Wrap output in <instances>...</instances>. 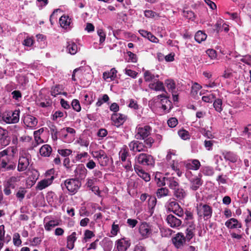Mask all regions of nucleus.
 I'll return each mask as SVG.
<instances>
[{"instance_id":"f257e3e1","label":"nucleus","mask_w":251,"mask_h":251,"mask_svg":"<svg viewBox=\"0 0 251 251\" xmlns=\"http://www.w3.org/2000/svg\"><path fill=\"white\" fill-rule=\"evenodd\" d=\"M10 150L8 148L0 152V168L4 171L13 170L16 168L14 163L10 162L9 153Z\"/></svg>"},{"instance_id":"f03ea898","label":"nucleus","mask_w":251,"mask_h":251,"mask_svg":"<svg viewBox=\"0 0 251 251\" xmlns=\"http://www.w3.org/2000/svg\"><path fill=\"white\" fill-rule=\"evenodd\" d=\"M31 156L27 152L22 151L20 152V155L17 166V170L19 172L26 171L31 162Z\"/></svg>"},{"instance_id":"7ed1b4c3","label":"nucleus","mask_w":251,"mask_h":251,"mask_svg":"<svg viewBox=\"0 0 251 251\" xmlns=\"http://www.w3.org/2000/svg\"><path fill=\"white\" fill-rule=\"evenodd\" d=\"M153 101L156 103V106L161 105V108L165 112H169L172 108V103L168 98L164 95L157 96L153 99Z\"/></svg>"},{"instance_id":"20e7f679","label":"nucleus","mask_w":251,"mask_h":251,"mask_svg":"<svg viewBox=\"0 0 251 251\" xmlns=\"http://www.w3.org/2000/svg\"><path fill=\"white\" fill-rule=\"evenodd\" d=\"M151 128L149 126L138 125L135 130V137L137 139L144 140L151 134Z\"/></svg>"},{"instance_id":"39448f33","label":"nucleus","mask_w":251,"mask_h":251,"mask_svg":"<svg viewBox=\"0 0 251 251\" xmlns=\"http://www.w3.org/2000/svg\"><path fill=\"white\" fill-rule=\"evenodd\" d=\"M19 110H15L13 112L5 113L2 115V120L7 124L17 123L19 121Z\"/></svg>"},{"instance_id":"423d86ee","label":"nucleus","mask_w":251,"mask_h":251,"mask_svg":"<svg viewBox=\"0 0 251 251\" xmlns=\"http://www.w3.org/2000/svg\"><path fill=\"white\" fill-rule=\"evenodd\" d=\"M152 232L151 226L146 223H142L139 227V233L142 239H145L150 237Z\"/></svg>"},{"instance_id":"0eeeda50","label":"nucleus","mask_w":251,"mask_h":251,"mask_svg":"<svg viewBox=\"0 0 251 251\" xmlns=\"http://www.w3.org/2000/svg\"><path fill=\"white\" fill-rule=\"evenodd\" d=\"M136 161L142 165H152L154 161L153 157L149 154L142 153L135 157Z\"/></svg>"},{"instance_id":"6e6552de","label":"nucleus","mask_w":251,"mask_h":251,"mask_svg":"<svg viewBox=\"0 0 251 251\" xmlns=\"http://www.w3.org/2000/svg\"><path fill=\"white\" fill-rule=\"evenodd\" d=\"M65 185L70 193H75L81 186V182L77 179H69L65 181Z\"/></svg>"},{"instance_id":"1a4fd4ad","label":"nucleus","mask_w":251,"mask_h":251,"mask_svg":"<svg viewBox=\"0 0 251 251\" xmlns=\"http://www.w3.org/2000/svg\"><path fill=\"white\" fill-rule=\"evenodd\" d=\"M197 210L198 214L201 217H203L205 220L209 219L212 216V209L207 204H200Z\"/></svg>"},{"instance_id":"9d476101","label":"nucleus","mask_w":251,"mask_h":251,"mask_svg":"<svg viewBox=\"0 0 251 251\" xmlns=\"http://www.w3.org/2000/svg\"><path fill=\"white\" fill-rule=\"evenodd\" d=\"M93 157L96 158L101 166H106L108 162V158L104 151L100 150L92 152Z\"/></svg>"},{"instance_id":"9b49d317","label":"nucleus","mask_w":251,"mask_h":251,"mask_svg":"<svg viewBox=\"0 0 251 251\" xmlns=\"http://www.w3.org/2000/svg\"><path fill=\"white\" fill-rule=\"evenodd\" d=\"M166 206L169 211L173 212L179 217H182L183 215L182 208L176 201L170 200L168 201Z\"/></svg>"},{"instance_id":"f8f14e48","label":"nucleus","mask_w":251,"mask_h":251,"mask_svg":"<svg viewBox=\"0 0 251 251\" xmlns=\"http://www.w3.org/2000/svg\"><path fill=\"white\" fill-rule=\"evenodd\" d=\"M113 125L117 127H119L127 120V116L125 115L119 113H113L111 117Z\"/></svg>"},{"instance_id":"ddd939ff","label":"nucleus","mask_w":251,"mask_h":251,"mask_svg":"<svg viewBox=\"0 0 251 251\" xmlns=\"http://www.w3.org/2000/svg\"><path fill=\"white\" fill-rule=\"evenodd\" d=\"M130 246L129 240L123 238L115 242V248L118 251H126Z\"/></svg>"},{"instance_id":"4468645a","label":"nucleus","mask_w":251,"mask_h":251,"mask_svg":"<svg viewBox=\"0 0 251 251\" xmlns=\"http://www.w3.org/2000/svg\"><path fill=\"white\" fill-rule=\"evenodd\" d=\"M23 121L24 125L27 127L34 128L38 123L37 119L34 116L30 115H25L23 117Z\"/></svg>"},{"instance_id":"2eb2a0df","label":"nucleus","mask_w":251,"mask_h":251,"mask_svg":"<svg viewBox=\"0 0 251 251\" xmlns=\"http://www.w3.org/2000/svg\"><path fill=\"white\" fill-rule=\"evenodd\" d=\"M184 166L186 167V162L178 160H173L171 164L172 169L176 173L178 176H181Z\"/></svg>"},{"instance_id":"dca6fc26","label":"nucleus","mask_w":251,"mask_h":251,"mask_svg":"<svg viewBox=\"0 0 251 251\" xmlns=\"http://www.w3.org/2000/svg\"><path fill=\"white\" fill-rule=\"evenodd\" d=\"M54 179V176H51L50 177L45 178L40 180L38 182L36 185V189L39 190H42L45 189L52 184Z\"/></svg>"},{"instance_id":"f3484780","label":"nucleus","mask_w":251,"mask_h":251,"mask_svg":"<svg viewBox=\"0 0 251 251\" xmlns=\"http://www.w3.org/2000/svg\"><path fill=\"white\" fill-rule=\"evenodd\" d=\"M65 130L67 133L63 135L62 137L63 140L66 143L72 142L75 139V130L70 127H66Z\"/></svg>"},{"instance_id":"a211bd4d","label":"nucleus","mask_w":251,"mask_h":251,"mask_svg":"<svg viewBox=\"0 0 251 251\" xmlns=\"http://www.w3.org/2000/svg\"><path fill=\"white\" fill-rule=\"evenodd\" d=\"M129 147L130 151L135 152L144 151L146 148L145 146L142 142L138 141H133L129 144Z\"/></svg>"},{"instance_id":"6ab92c4d","label":"nucleus","mask_w":251,"mask_h":251,"mask_svg":"<svg viewBox=\"0 0 251 251\" xmlns=\"http://www.w3.org/2000/svg\"><path fill=\"white\" fill-rule=\"evenodd\" d=\"M72 22L68 15H63L59 19L60 26L67 30H70L72 27Z\"/></svg>"},{"instance_id":"aec40b11","label":"nucleus","mask_w":251,"mask_h":251,"mask_svg":"<svg viewBox=\"0 0 251 251\" xmlns=\"http://www.w3.org/2000/svg\"><path fill=\"white\" fill-rule=\"evenodd\" d=\"M134 168L135 171L139 177L146 182H148L150 180L151 177L150 175L145 172L140 166L136 164L134 165Z\"/></svg>"},{"instance_id":"412c9836","label":"nucleus","mask_w":251,"mask_h":251,"mask_svg":"<svg viewBox=\"0 0 251 251\" xmlns=\"http://www.w3.org/2000/svg\"><path fill=\"white\" fill-rule=\"evenodd\" d=\"M172 240L175 246L178 249L183 246L186 239L182 233H178Z\"/></svg>"},{"instance_id":"4be33fe9","label":"nucleus","mask_w":251,"mask_h":251,"mask_svg":"<svg viewBox=\"0 0 251 251\" xmlns=\"http://www.w3.org/2000/svg\"><path fill=\"white\" fill-rule=\"evenodd\" d=\"M117 71L115 68H112L109 71H106L103 73L102 78L107 81L114 80L117 77Z\"/></svg>"},{"instance_id":"5701e85b","label":"nucleus","mask_w":251,"mask_h":251,"mask_svg":"<svg viewBox=\"0 0 251 251\" xmlns=\"http://www.w3.org/2000/svg\"><path fill=\"white\" fill-rule=\"evenodd\" d=\"M166 221L168 225L173 228H177L181 224V221L172 214L167 216Z\"/></svg>"},{"instance_id":"b1692460","label":"nucleus","mask_w":251,"mask_h":251,"mask_svg":"<svg viewBox=\"0 0 251 251\" xmlns=\"http://www.w3.org/2000/svg\"><path fill=\"white\" fill-rule=\"evenodd\" d=\"M77 233L76 232H73L67 237L66 247L70 250H73L75 247V243L77 240Z\"/></svg>"},{"instance_id":"393cba45","label":"nucleus","mask_w":251,"mask_h":251,"mask_svg":"<svg viewBox=\"0 0 251 251\" xmlns=\"http://www.w3.org/2000/svg\"><path fill=\"white\" fill-rule=\"evenodd\" d=\"M225 226L228 229L240 228L242 224L235 218H230L225 223Z\"/></svg>"},{"instance_id":"a878e982","label":"nucleus","mask_w":251,"mask_h":251,"mask_svg":"<svg viewBox=\"0 0 251 251\" xmlns=\"http://www.w3.org/2000/svg\"><path fill=\"white\" fill-rule=\"evenodd\" d=\"M149 87L151 89L156 91L166 92L163 83L157 80L156 82L150 83L149 85Z\"/></svg>"},{"instance_id":"bb28decb","label":"nucleus","mask_w":251,"mask_h":251,"mask_svg":"<svg viewBox=\"0 0 251 251\" xmlns=\"http://www.w3.org/2000/svg\"><path fill=\"white\" fill-rule=\"evenodd\" d=\"M201 166L200 162L197 159H193L186 162V168L189 170L197 171Z\"/></svg>"},{"instance_id":"cd10ccee","label":"nucleus","mask_w":251,"mask_h":251,"mask_svg":"<svg viewBox=\"0 0 251 251\" xmlns=\"http://www.w3.org/2000/svg\"><path fill=\"white\" fill-rule=\"evenodd\" d=\"M60 221L58 220H51L44 224V227L46 231H50L56 226H59Z\"/></svg>"},{"instance_id":"c85d7f7f","label":"nucleus","mask_w":251,"mask_h":251,"mask_svg":"<svg viewBox=\"0 0 251 251\" xmlns=\"http://www.w3.org/2000/svg\"><path fill=\"white\" fill-rule=\"evenodd\" d=\"M52 152L51 147L48 144L43 145L40 149V153L42 156L49 157Z\"/></svg>"},{"instance_id":"c756f323","label":"nucleus","mask_w":251,"mask_h":251,"mask_svg":"<svg viewBox=\"0 0 251 251\" xmlns=\"http://www.w3.org/2000/svg\"><path fill=\"white\" fill-rule=\"evenodd\" d=\"M166 178L162 176L161 173L157 172L155 175V181L158 186H163L166 184Z\"/></svg>"},{"instance_id":"7c9ffc66","label":"nucleus","mask_w":251,"mask_h":251,"mask_svg":"<svg viewBox=\"0 0 251 251\" xmlns=\"http://www.w3.org/2000/svg\"><path fill=\"white\" fill-rule=\"evenodd\" d=\"M67 51L71 54L74 55L78 51V47L77 45L72 41L67 42Z\"/></svg>"},{"instance_id":"2f4dec72","label":"nucleus","mask_w":251,"mask_h":251,"mask_svg":"<svg viewBox=\"0 0 251 251\" xmlns=\"http://www.w3.org/2000/svg\"><path fill=\"white\" fill-rule=\"evenodd\" d=\"M167 183L170 189L175 190L179 185L177 179L174 177L166 178Z\"/></svg>"},{"instance_id":"473e14b6","label":"nucleus","mask_w":251,"mask_h":251,"mask_svg":"<svg viewBox=\"0 0 251 251\" xmlns=\"http://www.w3.org/2000/svg\"><path fill=\"white\" fill-rule=\"evenodd\" d=\"M191 189L196 191L202 185V182L200 177H196L191 180Z\"/></svg>"},{"instance_id":"72a5a7b5","label":"nucleus","mask_w":251,"mask_h":251,"mask_svg":"<svg viewBox=\"0 0 251 251\" xmlns=\"http://www.w3.org/2000/svg\"><path fill=\"white\" fill-rule=\"evenodd\" d=\"M174 196L178 200H183L186 196V193L182 188H176L174 190Z\"/></svg>"},{"instance_id":"f704fd0d","label":"nucleus","mask_w":251,"mask_h":251,"mask_svg":"<svg viewBox=\"0 0 251 251\" xmlns=\"http://www.w3.org/2000/svg\"><path fill=\"white\" fill-rule=\"evenodd\" d=\"M21 176H12L7 180V185L14 189L15 187L16 183L20 181Z\"/></svg>"},{"instance_id":"c9c22d12","label":"nucleus","mask_w":251,"mask_h":251,"mask_svg":"<svg viewBox=\"0 0 251 251\" xmlns=\"http://www.w3.org/2000/svg\"><path fill=\"white\" fill-rule=\"evenodd\" d=\"M30 173L32 174V175L34 176L31 179V177L30 176L28 177L26 180V183L28 184V182H29V184L28 185L29 186V187H31L32 185H33L36 179L38 177V172L35 170H32L30 171Z\"/></svg>"},{"instance_id":"e433bc0d","label":"nucleus","mask_w":251,"mask_h":251,"mask_svg":"<svg viewBox=\"0 0 251 251\" xmlns=\"http://www.w3.org/2000/svg\"><path fill=\"white\" fill-rule=\"evenodd\" d=\"M224 158L226 160L234 163L238 160V156L233 152H227L224 154Z\"/></svg>"},{"instance_id":"4c0bfd02","label":"nucleus","mask_w":251,"mask_h":251,"mask_svg":"<svg viewBox=\"0 0 251 251\" xmlns=\"http://www.w3.org/2000/svg\"><path fill=\"white\" fill-rule=\"evenodd\" d=\"M169 190L166 187H162L158 189L156 192V196L158 199L164 197L169 195Z\"/></svg>"},{"instance_id":"58836bf2","label":"nucleus","mask_w":251,"mask_h":251,"mask_svg":"<svg viewBox=\"0 0 251 251\" xmlns=\"http://www.w3.org/2000/svg\"><path fill=\"white\" fill-rule=\"evenodd\" d=\"M129 152L126 146L123 147L119 152V156L121 160L123 162L126 161Z\"/></svg>"},{"instance_id":"ea45409f","label":"nucleus","mask_w":251,"mask_h":251,"mask_svg":"<svg viewBox=\"0 0 251 251\" xmlns=\"http://www.w3.org/2000/svg\"><path fill=\"white\" fill-rule=\"evenodd\" d=\"M213 105L215 110L217 112L221 113L223 110V101L221 99H217L215 100Z\"/></svg>"},{"instance_id":"a19ab883","label":"nucleus","mask_w":251,"mask_h":251,"mask_svg":"<svg viewBox=\"0 0 251 251\" xmlns=\"http://www.w3.org/2000/svg\"><path fill=\"white\" fill-rule=\"evenodd\" d=\"M207 35L201 31H198L195 34V39L196 42L201 43L206 39Z\"/></svg>"},{"instance_id":"79ce46f5","label":"nucleus","mask_w":251,"mask_h":251,"mask_svg":"<svg viewBox=\"0 0 251 251\" xmlns=\"http://www.w3.org/2000/svg\"><path fill=\"white\" fill-rule=\"evenodd\" d=\"M144 76L145 81L147 82L152 81L154 79L156 80L157 79H155V77L157 78L159 76L158 75H155L152 74L151 72L149 71L145 72Z\"/></svg>"},{"instance_id":"37998d69","label":"nucleus","mask_w":251,"mask_h":251,"mask_svg":"<svg viewBox=\"0 0 251 251\" xmlns=\"http://www.w3.org/2000/svg\"><path fill=\"white\" fill-rule=\"evenodd\" d=\"M7 131L0 127V144L5 146V140L7 137Z\"/></svg>"},{"instance_id":"c03bdc74","label":"nucleus","mask_w":251,"mask_h":251,"mask_svg":"<svg viewBox=\"0 0 251 251\" xmlns=\"http://www.w3.org/2000/svg\"><path fill=\"white\" fill-rule=\"evenodd\" d=\"M165 84L168 90L173 93L176 89V84L172 79H167L165 81Z\"/></svg>"},{"instance_id":"a18cd8bd","label":"nucleus","mask_w":251,"mask_h":251,"mask_svg":"<svg viewBox=\"0 0 251 251\" xmlns=\"http://www.w3.org/2000/svg\"><path fill=\"white\" fill-rule=\"evenodd\" d=\"M144 15L148 18L156 19L160 17L158 13L150 10H145L144 11Z\"/></svg>"},{"instance_id":"49530a36","label":"nucleus","mask_w":251,"mask_h":251,"mask_svg":"<svg viewBox=\"0 0 251 251\" xmlns=\"http://www.w3.org/2000/svg\"><path fill=\"white\" fill-rule=\"evenodd\" d=\"M88 156V153L87 152L78 153L75 156V159L80 162H84L85 158H87Z\"/></svg>"},{"instance_id":"de8ad7c7","label":"nucleus","mask_w":251,"mask_h":251,"mask_svg":"<svg viewBox=\"0 0 251 251\" xmlns=\"http://www.w3.org/2000/svg\"><path fill=\"white\" fill-rule=\"evenodd\" d=\"M62 87L60 85H56L51 88V95L53 97H56L58 95L62 94Z\"/></svg>"},{"instance_id":"09e8293b","label":"nucleus","mask_w":251,"mask_h":251,"mask_svg":"<svg viewBox=\"0 0 251 251\" xmlns=\"http://www.w3.org/2000/svg\"><path fill=\"white\" fill-rule=\"evenodd\" d=\"M202 173L205 176H212L214 171L213 168L209 166L203 167L201 169Z\"/></svg>"},{"instance_id":"8fccbe9b","label":"nucleus","mask_w":251,"mask_h":251,"mask_svg":"<svg viewBox=\"0 0 251 251\" xmlns=\"http://www.w3.org/2000/svg\"><path fill=\"white\" fill-rule=\"evenodd\" d=\"M215 98L216 95L212 93L208 95L202 96L201 99L204 102L211 103L213 101Z\"/></svg>"},{"instance_id":"3c124183","label":"nucleus","mask_w":251,"mask_h":251,"mask_svg":"<svg viewBox=\"0 0 251 251\" xmlns=\"http://www.w3.org/2000/svg\"><path fill=\"white\" fill-rule=\"evenodd\" d=\"M82 102L86 105H90L93 102V97L91 94H84Z\"/></svg>"},{"instance_id":"603ef678","label":"nucleus","mask_w":251,"mask_h":251,"mask_svg":"<svg viewBox=\"0 0 251 251\" xmlns=\"http://www.w3.org/2000/svg\"><path fill=\"white\" fill-rule=\"evenodd\" d=\"M26 193V190L24 188H20L16 193V197L19 199L20 201H22L25 198Z\"/></svg>"},{"instance_id":"864d4df0","label":"nucleus","mask_w":251,"mask_h":251,"mask_svg":"<svg viewBox=\"0 0 251 251\" xmlns=\"http://www.w3.org/2000/svg\"><path fill=\"white\" fill-rule=\"evenodd\" d=\"M95 236V234L93 231L89 230H86L84 233V238L83 240L86 242L87 241V240L92 238V237Z\"/></svg>"},{"instance_id":"5fc2aeb1","label":"nucleus","mask_w":251,"mask_h":251,"mask_svg":"<svg viewBox=\"0 0 251 251\" xmlns=\"http://www.w3.org/2000/svg\"><path fill=\"white\" fill-rule=\"evenodd\" d=\"M58 153L61 156L67 157L72 153V151L70 149H59L57 151Z\"/></svg>"},{"instance_id":"6e6d98bb","label":"nucleus","mask_w":251,"mask_h":251,"mask_svg":"<svg viewBox=\"0 0 251 251\" xmlns=\"http://www.w3.org/2000/svg\"><path fill=\"white\" fill-rule=\"evenodd\" d=\"M128 106L130 108H133L135 110L139 108V105L137 103V101L134 99H129L128 101Z\"/></svg>"},{"instance_id":"4d7b16f0","label":"nucleus","mask_w":251,"mask_h":251,"mask_svg":"<svg viewBox=\"0 0 251 251\" xmlns=\"http://www.w3.org/2000/svg\"><path fill=\"white\" fill-rule=\"evenodd\" d=\"M73 108L76 112H79L81 110V106L79 101L77 100H73L72 102Z\"/></svg>"},{"instance_id":"13d9d810","label":"nucleus","mask_w":251,"mask_h":251,"mask_svg":"<svg viewBox=\"0 0 251 251\" xmlns=\"http://www.w3.org/2000/svg\"><path fill=\"white\" fill-rule=\"evenodd\" d=\"M178 134L179 137L183 139L187 140L189 138V134L188 131L185 130H180L178 131Z\"/></svg>"},{"instance_id":"bf43d9fd","label":"nucleus","mask_w":251,"mask_h":251,"mask_svg":"<svg viewBox=\"0 0 251 251\" xmlns=\"http://www.w3.org/2000/svg\"><path fill=\"white\" fill-rule=\"evenodd\" d=\"M125 73L126 75L135 78L136 77L138 73L134 71L128 69L127 67L125 69Z\"/></svg>"},{"instance_id":"052dcab7","label":"nucleus","mask_w":251,"mask_h":251,"mask_svg":"<svg viewBox=\"0 0 251 251\" xmlns=\"http://www.w3.org/2000/svg\"><path fill=\"white\" fill-rule=\"evenodd\" d=\"M13 240L14 245L16 246H20L22 243L19 233H16L13 235Z\"/></svg>"},{"instance_id":"680f3d73","label":"nucleus","mask_w":251,"mask_h":251,"mask_svg":"<svg viewBox=\"0 0 251 251\" xmlns=\"http://www.w3.org/2000/svg\"><path fill=\"white\" fill-rule=\"evenodd\" d=\"M76 172L80 173L82 176L85 177L87 175V170L83 165H80L77 168Z\"/></svg>"},{"instance_id":"e2e57ef3","label":"nucleus","mask_w":251,"mask_h":251,"mask_svg":"<svg viewBox=\"0 0 251 251\" xmlns=\"http://www.w3.org/2000/svg\"><path fill=\"white\" fill-rule=\"evenodd\" d=\"M97 33L100 37V42L102 43L104 42L105 39V33L103 30L101 29H99L97 30Z\"/></svg>"},{"instance_id":"0e129e2a","label":"nucleus","mask_w":251,"mask_h":251,"mask_svg":"<svg viewBox=\"0 0 251 251\" xmlns=\"http://www.w3.org/2000/svg\"><path fill=\"white\" fill-rule=\"evenodd\" d=\"M119 230H120L119 226L117 224H115V222H114L112 226L111 233L112 234V235L116 236L117 235Z\"/></svg>"},{"instance_id":"69168bd1","label":"nucleus","mask_w":251,"mask_h":251,"mask_svg":"<svg viewBox=\"0 0 251 251\" xmlns=\"http://www.w3.org/2000/svg\"><path fill=\"white\" fill-rule=\"evenodd\" d=\"M206 53L211 59H215L217 57L216 51L214 50L208 49L206 51Z\"/></svg>"},{"instance_id":"338daca9","label":"nucleus","mask_w":251,"mask_h":251,"mask_svg":"<svg viewBox=\"0 0 251 251\" xmlns=\"http://www.w3.org/2000/svg\"><path fill=\"white\" fill-rule=\"evenodd\" d=\"M202 87L201 85L197 83H195L192 86V93L194 94H197L198 91L201 89Z\"/></svg>"},{"instance_id":"774afa93","label":"nucleus","mask_w":251,"mask_h":251,"mask_svg":"<svg viewBox=\"0 0 251 251\" xmlns=\"http://www.w3.org/2000/svg\"><path fill=\"white\" fill-rule=\"evenodd\" d=\"M168 126L171 127H175L178 124V121L176 118H171L167 122Z\"/></svg>"}]
</instances>
